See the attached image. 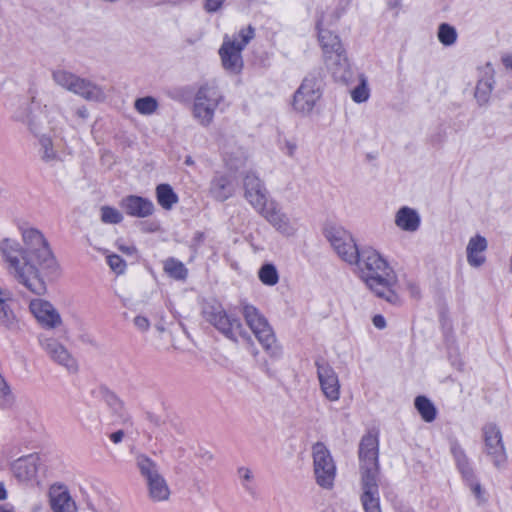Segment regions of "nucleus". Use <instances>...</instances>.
I'll use <instances>...</instances> for the list:
<instances>
[{"label":"nucleus","mask_w":512,"mask_h":512,"mask_svg":"<svg viewBox=\"0 0 512 512\" xmlns=\"http://www.w3.org/2000/svg\"><path fill=\"white\" fill-rule=\"evenodd\" d=\"M24 247L14 239L0 241V252L9 274L32 293L47 291L45 276L58 275V263L44 235L35 228L23 230Z\"/></svg>","instance_id":"obj_1"},{"label":"nucleus","mask_w":512,"mask_h":512,"mask_svg":"<svg viewBox=\"0 0 512 512\" xmlns=\"http://www.w3.org/2000/svg\"><path fill=\"white\" fill-rule=\"evenodd\" d=\"M60 111L57 106L44 105L42 108L35 105V98L26 100L14 112V118L25 124L29 131L38 141V154L42 161L47 164H53L59 160L58 152L55 150L50 136L46 135V130L56 129Z\"/></svg>","instance_id":"obj_2"},{"label":"nucleus","mask_w":512,"mask_h":512,"mask_svg":"<svg viewBox=\"0 0 512 512\" xmlns=\"http://www.w3.org/2000/svg\"><path fill=\"white\" fill-rule=\"evenodd\" d=\"M358 267L360 278L378 297L389 303H397L399 298L393 287L396 276L388 262L373 248L359 251L358 260L353 262Z\"/></svg>","instance_id":"obj_3"},{"label":"nucleus","mask_w":512,"mask_h":512,"mask_svg":"<svg viewBox=\"0 0 512 512\" xmlns=\"http://www.w3.org/2000/svg\"><path fill=\"white\" fill-rule=\"evenodd\" d=\"M202 315L225 338L235 343L242 340L247 345V350L253 356L258 355V350L252 336L245 330L241 320L234 315L228 314L219 302H205L202 308Z\"/></svg>","instance_id":"obj_4"},{"label":"nucleus","mask_w":512,"mask_h":512,"mask_svg":"<svg viewBox=\"0 0 512 512\" xmlns=\"http://www.w3.org/2000/svg\"><path fill=\"white\" fill-rule=\"evenodd\" d=\"M239 311L242 313L247 326L264 351L273 359L280 358L282 348L278 344L274 331L265 316L258 308L248 303L246 300L239 302Z\"/></svg>","instance_id":"obj_5"},{"label":"nucleus","mask_w":512,"mask_h":512,"mask_svg":"<svg viewBox=\"0 0 512 512\" xmlns=\"http://www.w3.org/2000/svg\"><path fill=\"white\" fill-rule=\"evenodd\" d=\"M255 29L249 25L246 28H242L238 33V38L230 39L225 37L224 41L219 49V55L221 58L224 69L232 74H238L243 68L242 51L248 45V43L254 38Z\"/></svg>","instance_id":"obj_6"},{"label":"nucleus","mask_w":512,"mask_h":512,"mask_svg":"<svg viewBox=\"0 0 512 512\" xmlns=\"http://www.w3.org/2000/svg\"><path fill=\"white\" fill-rule=\"evenodd\" d=\"M52 79L57 85L87 101L100 102L105 99V93L99 85L86 78H81L72 72L64 69L54 70L52 72Z\"/></svg>","instance_id":"obj_7"},{"label":"nucleus","mask_w":512,"mask_h":512,"mask_svg":"<svg viewBox=\"0 0 512 512\" xmlns=\"http://www.w3.org/2000/svg\"><path fill=\"white\" fill-rule=\"evenodd\" d=\"M331 38L328 33H321V47L324 53V60L327 68L332 72L333 77L342 82H347L351 77L350 64L339 37H332L333 44L326 40Z\"/></svg>","instance_id":"obj_8"},{"label":"nucleus","mask_w":512,"mask_h":512,"mask_svg":"<svg viewBox=\"0 0 512 512\" xmlns=\"http://www.w3.org/2000/svg\"><path fill=\"white\" fill-rule=\"evenodd\" d=\"M312 457L316 483L324 489H331L336 476V465L329 449L324 443L316 442L312 446Z\"/></svg>","instance_id":"obj_9"},{"label":"nucleus","mask_w":512,"mask_h":512,"mask_svg":"<svg viewBox=\"0 0 512 512\" xmlns=\"http://www.w3.org/2000/svg\"><path fill=\"white\" fill-rule=\"evenodd\" d=\"M221 96L218 91L209 85L201 86L194 99L193 116L202 125L209 126L214 118Z\"/></svg>","instance_id":"obj_10"},{"label":"nucleus","mask_w":512,"mask_h":512,"mask_svg":"<svg viewBox=\"0 0 512 512\" xmlns=\"http://www.w3.org/2000/svg\"><path fill=\"white\" fill-rule=\"evenodd\" d=\"M482 437L484 453L496 469H504L508 457L500 428L494 423H487L482 427Z\"/></svg>","instance_id":"obj_11"},{"label":"nucleus","mask_w":512,"mask_h":512,"mask_svg":"<svg viewBox=\"0 0 512 512\" xmlns=\"http://www.w3.org/2000/svg\"><path fill=\"white\" fill-rule=\"evenodd\" d=\"M325 236L342 260L349 264L358 260L360 250L347 230L331 226L325 229Z\"/></svg>","instance_id":"obj_12"},{"label":"nucleus","mask_w":512,"mask_h":512,"mask_svg":"<svg viewBox=\"0 0 512 512\" xmlns=\"http://www.w3.org/2000/svg\"><path fill=\"white\" fill-rule=\"evenodd\" d=\"M359 461L361 480L366 477L379 479V461H378V439L373 435H365L359 445Z\"/></svg>","instance_id":"obj_13"},{"label":"nucleus","mask_w":512,"mask_h":512,"mask_svg":"<svg viewBox=\"0 0 512 512\" xmlns=\"http://www.w3.org/2000/svg\"><path fill=\"white\" fill-rule=\"evenodd\" d=\"M320 83L315 77H306L293 97V108L296 112L308 115L320 99Z\"/></svg>","instance_id":"obj_14"},{"label":"nucleus","mask_w":512,"mask_h":512,"mask_svg":"<svg viewBox=\"0 0 512 512\" xmlns=\"http://www.w3.org/2000/svg\"><path fill=\"white\" fill-rule=\"evenodd\" d=\"M243 188L244 198L255 210L260 212L268 205V191L264 182L254 172L245 174Z\"/></svg>","instance_id":"obj_15"},{"label":"nucleus","mask_w":512,"mask_h":512,"mask_svg":"<svg viewBox=\"0 0 512 512\" xmlns=\"http://www.w3.org/2000/svg\"><path fill=\"white\" fill-rule=\"evenodd\" d=\"M278 232L284 236H293L297 231L294 221L284 213L278 203L270 200L268 205L259 212Z\"/></svg>","instance_id":"obj_16"},{"label":"nucleus","mask_w":512,"mask_h":512,"mask_svg":"<svg viewBox=\"0 0 512 512\" xmlns=\"http://www.w3.org/2000/svg\"><path fill=\"white\" fill-rule=\"evenodd\" d=\"M317 376L321 390L329 401H337L340 397V383L334 369L325 361L317 360Z\"/></svg>","instance_id":"obj_17"},{"label":"nucleus","mask_w":512,"mask_h":512,"mask_svg":"<svg viewBox=\"0 0 512 512\" xmlns=\"http://www.w3.org/2000/svg\"><path fill=\"white\" fill-rule=\"evenodd\" d=\"M41 346L55 363L65 367L71 373L77 372L78 363L76 359L67 348L56 339H43L41 340Z\"/></svg>","instance_id":"obj_18"},{"label":"nucleus","mask_w":512,"mask_h":512,"mask_svg":"<svg viewBox=\"0 0 512 512\" xmlns=\"http://www.w3.org/2000/svg\"><path fill=\"white\" fill-rule=\"evenodd\" d=\"M29 308L41 326L46 329L56 328L62 323L60 314L49 301L34 299L30 302Z\"/></svg>","instance_id":"obj_19"},{"label":"nucleus","mask_w":512,"mask_h":512,"mask_svg":"<svg viewBox=\"0 0 512 512\" xmlns=\"http://www.w3.org/2000/svg\"><path fill=\"white\" fill-rule=\"evenodd\" d=\"M48 497L49 505L53 512H77V505L65 485H51Z\"/></svg>","instance_id":"obj_20"},{"label":"nucleus","mask_w":512,"mask_h":512,"mask_svg":"<svg viewBox=\"0 0 512 512\" xmlns=\"http://www.w3.org/2000/svg\"><path fill=\"white\" fill-rule=\"evenodd\" d=\"M39 457L36 454H29L15 460L11 464V471L14 477L22 483L33 481L38 472Z\"/></svg>","instance_id":"obj_21"},{"label":"nucleus","mask_w":512,"mask_h":512,"mask_svg":"<svg viewBox=\"0 0 512 512\" xmlns=\"http://www.w3.org/2000/svg\"><path fill=\"white\" fill-rule=\"evenodd\" d=\"M120 207L129 216L135 218H146L154 213L153 202L137 195H128L120 201Z\"/></svg>","instance_id":"obj_22"},{"label":"nucleus","mask_w":512,"mask_h":512,"mask_svg":"<svg viewBox=\"0 0 512 512\" xmlns=\"http://www.w3.org/2000/svg\"><path fill=\"white\" fill-rule=\"evenodd\" d=\"M379 479L361 480V496L360 500L365 512H382L379 497Z\"/></svg>","instance_id":"obj_23"},{"label":"nucleus","mask_w":512,"mask_h":512,"mask_svg":"<svg viewBox=\"0 0 512 512\" xmlns=\"http://www.w3.org/2000/svg\"><path fill=\"white\" fill-rule=\"evenodd\" d=\"M488 242L484 236L479 234L471 237L466 247L467 262L471 267L478 268L482 266L486 257L483 252L486 251Z\"/></svg>","instance_id":"obj_24"},{"label":"nucleus","mask_w":512,"mask_h":512,"mask_svg":"<svg viewBox=\"0 0 512 512\" xmlns=\"http://www.w3.org/2000/svg\"><path fill=\"white\" fill-rule=\"evenodd\" d=\"M209 191L215 200L224 202L233 196L235 187L229 176L217 174L211 180Z\"/></svg>","instance_id":"obj_25"},{"label":"nucleus","mask_w":512,"mask_h":512,"mask_svg":"<svg viewBox=\"0 0 512 512\" xmlns=\"http://www.w3.org/2000/svg\"><path fill=\"white\" fill-rule=\"evenodd\" d=\"M450 451L454 457L457 468L461 473L462 477L464 478V480L466 482L472 483L475 479V473L464 449L461 447L458 441H451Z\"/></svg>","instance_id":"obj_26"},{"label":"nucleus","mask_w":512,"mask_h":512,"mask_svg":"<svg viewBox=\"0 0 512 512\" xmlns=\"http://www.w3.org/2000/svg\"><path fill=\"white\" fill-rule=\"evenodd\" d=\"M420 216L418 212L410 207H401L395 215V224L403 231L415 232L420 226Z\"/></svg>","instance_id":"obj_27"},{"label":"nucleus","mask_w":512,"mask_h":512,"mask_svg":"<svg viewBox=\"0 0 512 512\" xmlns=\"http://www.w3.org/2000/svg\"><path fill=\"white\" fill-rule=\"evenodd\" d=\"M135 464L146 485L162 475L159 465L145 454H137Z\"/></svg>","instance_id":"obj_28"},{"label":"nucleus","mask_w":512,"mask_h":512,"mask_svg":"<svg viewBox=\"0 0 512 512\" xmlns=\"http://www.w3.org/2000/svg\"><path fill=\"white\" fill-rule=\"evenodd\" d=\"M13 302L10 292L0 289V322L7 328H12L16 323V316L11 308Z\"/></svg>","instance_id":"obj_29"},{"label":"nucleus","mask_w":512,"mask_h":512,"mask_svg":"<svg viewBox=\"0 0 512 512\" xmlns=\"http://www.w3.org/2000/svg\"><path fill=\"white\" fill-rule=\"evenodd\" d=\"M149 498L154 502L166 501L170 497V488L163 475L146 485Z\"/></svg>","instance_id":"obj_30"},{"label":"nucleus","mask_w":512,"mask_h":512,"mask_svg":"<svg viewBox=\"0 0 512 512\" xmlns=\"http://www.w3.org/2000/svg\"><path fill=\"white\" fill-rule=\"evenodd\" d=\"M101 394L104 402L110 407L113 413L119 417L121 422L123 424L128 423L130 421V417L125 410L123 402L117 397V395L108 389L101 390Z\"/></svg>","instance_id":"obj_31"},{"label":"nucleus","mask_w":512,"mask_h":512,"mask_svg":"<svg viewBox=\"0 0 512 512\" xmlns=\"http://www.w3.org/2000/svg\"><path fill=\"white\" fill-rule=\"evenodd\" d=\"M158 204L165 210H170L178 202V196L169 184H159L156 187Z\"/></svg>","instance_id":"obj_32"},{"label":"nucleus","mask_w":512,"mask_h":512,"mask_svg":"<svg viewBox=\"0 0 512 512\" xmlns=\"http://www.w3.org/2000/svg\"><path fill=\"white\" fill-rule=\"evenodd\" d=\"M164 272L175 280H185L188 270L185 265L174 257L167 258L163 263Z\"/></svg>","instance_id":"obj_33"},{"label":"nucleus","mask_w":512,"mask_h":512,"mask_svg":"<svg viewBox=\"0 0 512 512\" xmlns=\"http://www.w3.org/2000/svg\"><path fill=\"white\" fill-rule=\"evenodd\" d=\"M415 408L425 422L435 420L437 410L434 404L426 396H417L414 401Z\"/></svg>","instance_id":"obj_34"},{"label":"nucleus","mask_w":512,"mask_h":512,"mask_svg":"<svg viewBox=\"0 0 512 512\" xmlns=\"http://www.w3.org/2000/svg\"><path fill=\"white\" fill-rule=\"evenodd\" d=\"M158 107L157 99L152 96L137 98L134 102L135 110L141 115H152L157 111Z\"/></svg>","instance_id":"obj_35"},{"label":"nucleus","mask_w":512,"mask_h":512,"mask_svg":"<svg viewBox=\"0 0 512 512\" xmlns=\"http://www.w3.org/2000/svg\"><path fill=\"white\" fill-rule=\"evenodd\" d=\"M259 280L267 286H274L279 281L277 268L272 263L263 264L258 271Z\"/></svg>","instance_id":"obj_36"},{"label":"nucleus","mask_w":512,"mask_h":512,"mask_svg":"<svg viewBox=\"0 0 512 512\" xmlns=\"http://www.w3.org/2000/svg\"><path fill=\"white\" fill-rule=\"evenodd\" d=\"M492 92V83L489 79L478 81L475 89V98L480 105L486 104Z\"/></svg>","instance_id":"obj_37"},{"label":"nucleus","mask_w":512,"mask_h":512,"mask_svg":"<svg viewBox=\"0 0 512 512\" xmlns=\"http://www.w3.org/2000/svg\"><path fill=\"white\" fill-rule=\"evenodd\" d=\"M438 39L443 45L450 46L455 43L457 32L451 25L442 23L438 29Z\"/></svg>","instance_id":"obj_38"},{"label":"nucleus","mask_w":512,"mask_h":512,"mask_svg":"<svg viewBox=\"0 0 512 512\" xmlns=\"http://www.w3.org/2000/svg\"><path fill=\"white\" fill-rule=\"evenodd\" d=\"M101 221L106 224H119L123 220V215L119 210L111 206H102L100 209Z\"/></svg>","instance_id":"obj_39"},{"label":"nucleus","mask_w":512,"mask_h":512,"mask_svg":"<svg viewBox=\"0 0 512 512\" xmlns=\"http://www.w3.org/2000/svg\"><path fill=\"white\" fill-rule=\"evenodd\" d=\"M14 402V396L10 390L9 385L0 374V407L9 408Z\"/></svg>","instance_id":"obj_40"},{"label":"nucleus","mask_w":512,"mask_h":512,"mask_svg":"<svg viewBox=\"0 0 512 512\" xmlns=\"http://www.w3.org/2000/svg\"><path fill=\"white\" fill-rule=\"evenodd\" d=\"M351 97L357 103L365 102L368 99L369 89L365 79H362L361 83L351 91Z\"/></svg>","instance_id":"obj_41"},{"label":"nucleus","mask_w":512,"mask_h":512,"mask_svg":"<svg viewBox=\"0 0 512 512\" xmlns=\"http://www.w3.org/2000/svg\"><path fill=\"white\" fill-rule=\"evenodd\" d=\"M107 264L116 274H123L126 269V262L117 254L108 255Z\"/></svg>","instance_id":"obj_42"},{"label":"nucleus","mask_w":512,"mask_h":512,"mask_svg":"<svg viewBox=\"0 0 512 512\" xmlns=\"http://www.w3.org/2000/svg\"><path fill=\"white\" fill-rule=\"evenodd\" d=\"M238 475L242 480L243 488L247 492L252 493L253 489L247 484V482H250L253 479L252 471L247 467H240L238 468Z\"/></svg>","instance_id":"obj_43"},{"label":"nucleus","mask_w":512,"mask_h":512,"mask_svg":"<svg viewBox=\"0 0 512 512\" xmlns=\"http://www.w3.org/2000/svg\"><path fill=\"white\" fill-rule=\"evenodd\" d=\"M226 0H205L204 9L207 13H215L221 9Z\"/></svg>","instance_id":"obj_44"},{"label":"nucleus","mask_w":512,"mask_h":512,"mask_svg":"<svg viewBox=\"0 0 512 512\" xmlns=\"http://www.w3.org/2000/svg\"><path fill=\"white\" fill-rule=\"evenodd\" d=\"M133 323L135 327L141 332H146L150 328V321L145 316H136L133 320Z\"/></svg>","instance_id":"obj_45"},{"label":"nucleus","mask_w":512,"mask_h":512,"mask_svg":"<svg viewBox=\"0 0 512 512\" xmlns=\"http://www.w3.org/2000/svg\"><path fill=\"white\" fill-rule=\"evenodd\" d=\"M323 24H324V22H323V19H322V18H320V19H318V20H317L316 28H317V31H318V40H319V42H320V43H321V33H322V32L330 34V35H331V37H339L338 35H335V34H333L331 31H329V30L325 29V28L323 27ZM326 41H327L330 45H331V44H333V40H332V38H327V40H326Z\"/></svg>","instance_id":"obj_46"},{"label":"nucleus","mask_w":512,"mask_h":512,"mask_svg":"<svg viewBox=\"0 0 512 512\" xmlns=\"http://www.w3.org/2000/svg\"><path fill=\"white\" fill-rule=\"evenodd\" d=\"M372 322L373 325L378 329H384L386 327V320L380 314L375 315L372 319Z\"/></svg>","instance_id":"obj_47"},{"label":"nucleus","mask_w":512,"mask_h":512,"mask_svg":"<svg viewBox=\"0 0 512 512\" xmlns=\"http://www.w3.org/2000/svg\"><path fill=\"white\" fill-rule=\"evenodd\" d=\"M467 483L470 485V487H471L473 493L475 494V496L477 498H480L481 497V493H482V489H481V485L478 482H476V478L474 479V481L472 483L471 482H467Z\"/></svg>","instance_id":"obj_48"},{"label":"nucleus","mask_w":512,"mask_h":512,"mask_svg":"<svg viewBox=\"0 0 512 512\" xmlns=\"http://www.w3.org/2000/svg\"><path fill=\"white\" fill-rule=\"evenodd\" d=\"M124 437V432L122 430H118L116 432H113L111 435H110V440L115 443V444H118L122 441Z\"/></svg>","instance_id":"obj_49"},{"label":"nucleus","mask_w":512,"mask_h":512,"mask_svg":"<svg viewBox=\"0 0 512 512\" xmlns=\"http://www.w3.org/2000/svg\"><path fill=\"white\" fill-rule=\"evenodd\" d=\"M75 114L78 118L82 119V120H85L88 118V110L85 106H81L79 108L76 109L75 111Z\"/></svg>","instance_id":"obj_50"},{"label":"nucleus","mask_w":512,"mask_h":512,"mask_svg":"<svg viewBox=\"0 0 512 512\" xmlns=\"http://www.w3.org/2000/svg\"><path fill=\"white\" fill-rule=\"evenodd\" d=\"M118 248L127 255H133L137 251L135 246L119 245Z\"/></svg>","instance_id":"obj_51"},{"label":"nucleus","mask_w":512,"mask_h":512,"mask_svg":"<svg viewBox=\"0 0 512 512\" xmlns=\"http://www.w3.org/2000/svg\"><path fill=\"white\" fill-rule=\"evenodd\" d=\"M503 65L512 70V54H507L502 57Z\"/></svg>","instance_id":"obj_52"},{"label":"nucleus","mask_w":512,"mask_h":512,"mask_svg":"<svg viewBox=\"0 0 512 512\" xmlns=\"http://www.w3.org/2000/svg\"><path fill=\"white\" fill-rule=\"evenodd\" d=\"M401 0H387V5L390 9H395L400 6Z\"/></svg>","instance_id":"obj_53"},{"label":"nucleus","mask_w":512,"mask_h":512,"mask_svg":"<svg viewBox=\"0 0 512 512\" xmlns=\"http://www.w3.org/2000/svg\"><path fill=\"white\" fill-rule=\"evenodd\" d=\"M7 498V492L2 483H0V500H5Z\"/></svg>","instance_id":"obj_54"},{"label":"nucleus","mask_w":512,"mask_h":512,"mask_svg":"<svg viewBox=\"0 0 512 512\" xmlns=\"http://www.w3.org/2000/svg\"><path fill=\"white\" fill-rule=\"evenodd\" d=\"M195 241L202 242L204 240V233L203 232H197L194 237Z\"/></svg>","instance_id":"obj_55"},{"label":"nucleus","mask_w":512,"mask_h":512,"mask_svg":"<svg viewBox=\"0 0 512 512\" xmlns=\"http://www.w3.org/2000/svg\"><path fill=\"white\" fill-rule=\"evenodd\" d=\"M410 289H411V294L413 296H418L419 295V289L416 285H410Z\"/></svg>","instance_id":"obj_56"},{"label":"nucleus","mask_w":512,"mask_h":512,"mask_svg":"<svg viewBox=\"0 0 512 512\" xmlns=\"http://www.w3.org/2000/svg\"><path fill=\"white\" fill-rule=\"evenodd\" d=\"M0 512H14L11 507H8L7 505L0 506Z\"/></svg>","instance_id":"obj_57"},{"label":"nucleus","mask_w":512,"mask_h":512,"mask_svg":"<svg viewBox=\"0 0 512 512\" xmlns=\"http://www.w3.org/2000/svg\"><path fill=\"white\" fill-rule=\"evenodd\" d=\"M185 164L186 165H193L194 164V160L192 159L191 156H187L186 159H185Z\"/></svg>","instance_id":"obj_58"},{"label":"nucleus","mask_w":512,"mask_h":512,"mask_svg":"<svg viewBox=\"0 0 512 512\" xmlns=\"http://www.w3.org/2000/svg\"><path fill=\"white\" fill-rule=\"evenodd\" d=\"M168 1L171 2V3L176 4V3L182 2L183 0H168Z\"/></svg>","instance_id":"obj_59"},{"label":"nucleus","mask_w":512,"mask_h":512,"mask_svg":"<svg viewBox=\"0 0 512 512\" xmlns=\"http://www.w3.org/2000/svg\"><path fill=\"white\" fill-rule=\"evenodd\" d=\"M294 148H295L294 146H293V147H290V155H292V152H293V149H294Z\"/></svg>","instance_id":"obj_60"}]
</instances>
